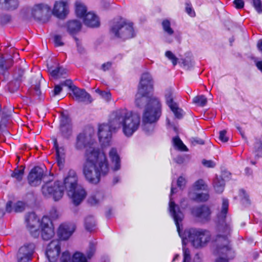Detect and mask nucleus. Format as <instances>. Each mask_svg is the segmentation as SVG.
I'll list each match as a JSON object with an SVG mask.
<instances>
[{
    "label": "nucleus",
    "mask_w": 262,
    "mask_h": 262,
    "mask_svg": "<svg viewBox=\"0 0 262 262\" xmlns=\"http://www.w3.org/2000/svg\"><path fill=\"white\" fill-rule=\"evenodd\" d=\"M140 125V116L126 108L114 111L110 116L108 124H101L99 127L98 136L103 146L109 144L113 132L121 129L123 135L130 137L138 129Z\"/></svg>",
    "instance_id": "nucleus-1"
},
{
    "label": "nucleus",
    "mask_w": 262,
    "mask_h": 262,
    "mask_svg": "<svg viewBox=\"0 0 262 262\" xmlns=\"http://www.w3.org/2000/svg\"><path fill=\"white\" fill-rule=\"evenodd\" d=\"M108 171V161L103 151L92 147L86 150L83 173L88 182L97 184L100 177L105 176Z\"/></svg>",
    "instance_id": "nucleus-2"
},
{
    "label": "nucleus",
    "mask_w": 262,
    "mask_h": 262,
    "mask_svg": "<svg viewBox=\"0 0 262 262\" xmlns=\"http://www.w3.org/2000/svg\"><path fill=\"white\" fill-rule=\"evenodd\" d=\"M169 209L183 244L186 243V240L188 238L194 247L200 248L204 247L210 241V232L201 229H191L186 230L184 235H182L180 232V223L183 219L184 215L171 198H170Z\"/></svg>",
    "instance_id": "nucleus-3"
},
{
    "label": "nucleus",
    "mask_w": 262,
    "mask_h": 262,
    "mask_svg": "<svg viewBox=\"0 0 262 262\" xmlns=\"http://www.w3.org/2000/svg\"><path fill=\"white\" fill-rule=\"evenodd\" d=\"M77 176L73 170H70L68 175L64 179V187L60 185L59 182H49L42 187V194L46 196H52L55 201L59 200L63 196L64 188L68 194L75 190L77 187L80 186L77 184Z\"/></svg>",
    "instance_id": "nucleus-4"
},
{
    "label": "nucleus",
    "mask_w": 262,
    "mask_h": 262,
    "mask_svg": "<svg viewBox=\"0 0 262 262\" xmlns=\"http://www.w3.org/2000/svg\"><path fill=\"white\" fill-rule=\"evenodd\" d=\"M230 231L229 225H221L219 227V234L215 238L213 250L214 254L219 257L215 262H228V259L232 258L234 256L228 239Z\"/></svg>",
    "instance_id": "nucleus-5"
},
{
    "label": "nucleus",
    "mask_w": 262,
    "mask_h": 262,
    "mask_svg": "<svg viewBox=\"0 0 262 262\" xmlns=\"http://www.w3.org/2000/svg\"><path fill=\"white\" fill-rule=\"evenodd\" d=\"M161 115V104L158 98H152L145 105L143 115V129L147 133L154 130L153 123L156 122Z\"/></svg>",
    "instance_id": "nucleus-6"
},
{
    "label": "nucleus",
    "mask_w": 262,
    "mask_h": 262,
    "mask_svg": "<svg viewBox=\"0 0 262 262\" xmlns=\"http://www.w3.org/2000/svg\"><path fill=\"white\" fill-rule=\"evenodd\" d=\"M152 83L151 76L149 73H145L142 75L138 91L136 95L135 103L138 107L145 106L149 103L150 99L157 98L149 96L152 90Z\"/></svg>",
    "instance_id": "nucleus-7"
},
{
    "label": "nucleus",
    "mask_w": 262,
    "mask_h": 262,
    "mask_svg": "<svg viewBox=\"0 0 262 262\" xmlns=\"http://www.w3.org/2000/svg\"><path fill=\"white\" fill-rule=\"evenodd\" d=\"M110 33L116 38L125 40L135 36L133 23L123 19L115 20L111 26Z\"/></svg>",
    "instance_id": "nucleus-8"
},
{
    "label": "nucleus",
    "mask_w": 262,
    "mask_h": 262,
    "mask_svg": "<svg viewBox=\"0 0 262 262\" xmlns=\"http://www.w3.org/2000/svg\"><path fill=\"white\" fill-rule=\"evenodd\" d=\"M50 11V6L45 3H37L29 8L30 15L35 19L45 20Z\"/></svg>",
    "instance_id": "nucleus-9"
},
{
    "label": "nucleus",
    "mask_w": 262,
    "mask_h": 262,
    "mask_svg": "<svg viewBox=\"0 0 262 262\" xmlns=\"http://www.w3.org/2000/svg\"><path fill=\"white\" fill-rule=\"evenodd\" d=\"M39 232L43 240L48 241L55 234L54 228L51 219L47 216H43L40 220Z\"/></svg>",
    "instance_id": "nucleus-10"
},
{
    "label": "nucleus",
    "mask_w": 262,
    "mask_h": 262,
    "mask_svg": "<svg viewBox=\"0 0 262 262\" xmlns=\"http://www.w3.org/2000/svg\"><path fill=\"white\" fill-rule=\"evenodd\" d=\"M25 222L31 235L35 238L38 237L40 235L39 228L40 221L37 215L34 212L28 213L26 216Z\"/></svg>",
    "instance_id": "nucleus-11"
},
{
    "label": "nucleus",
    "mask_w": 262,
    "mask_h": 262,
    "mask_svg": "<svg viewBox=\"0 0 262 262\" xmlns=\"http://www.w3.org/2000/svg\"><path fill=\"white\" fill-rule=\"evenodd\" d=\"M94 134L91 128L79 134L76 139L75 147L77 150H82L92 143V136Z\"/></svg>",
    "instance_id": "nucleus-12"
},
{
    "label": "nucleus",
    "mask_w": 262,
    "mask_h": 262,
    "mask_svg": "<svg viewBox=\"0 0 262 262\" xmlns=\"http://www.w3.org/2000/svg\"><path fill=\"white\" fill-rule=\"evenodd\" d=\"M35 245L33 243H27L21 247L17 254L18 262H30L34 253Z\"/></svg>",
    "instance_id": "nucleus-13"
},
{
    "label": "nucleus",
    "mask_w": 262,
    "mask_h": 262,
    "mask_svg": "<svg viewBox=\"0 0 262 262\" xmlns=\"http://www.w3.org/2000/svg\"><path fill=\"white\" fill-rule=\"evenodd\" d=\"M192 215L202 223H207L211 219V211L206 205L195 207L192 209Z\"/></svg>",
    "instance_id": "nucleus-14"
},
{
    "label": "nucleus",
    "mask_w": 262,
    "mask_h": 262,
    "mask_svg": "<svg viewBox=\"0 0 262 262\" xmlns=\"http://www.w3.org/2000/svg\"><path fill=\"white\" fill-rule=\"evenodd\" d=\"M60 253V244L58 240L51 241L47 246L46 254L50 262H56Z\"/></svg>",
    "instance_id": "nucleus-15"
},
{
    "label": "nucleus",
    "mask_w": 262,
    "mask_h": 262,
    "mask_svg": "<svg viewBox=\"0 0 262 262\" xmlns=\"http://www.w3.org/2000/svg\"><path fill=\"white\" fill-rule=\"evenodd\" d=\"M165 98L167 104L174 113L176 117L179 119L181 118L183 116V111L178 106L177 104L173 101L174 92L172 89L169 88L166 90Z\"/></svg>",
    "instance_id": "nucleus-16"
},
{
    "label": "nucleus",
    "mask_w": 262,
    "mask_h": 262,
    "mask_svg": "<svg viewBox=\"0 0 262 262\" xmlns=\"http://www.w3.org/2000/svg\"><path fill=\"white\" fill-rule=\"evenodd\" d=\"M69 2L70 0L56 1L52 10L53 15L59 18H64L69 13Z\"/></svg>",
    "instance_id": "nucleus-17"
},
{
    "label": "nucleus",
    "mask_w": 262,
    "mask_h": 262,
    "mask_svg": "<svg viewBox=\"0 0 262 262\" xmlns=\"http://www.w3.org/2000/svg\"><path fill=\"white\" fill-rule=\"evenodd\" d=\"M44 170L42 168L36 166L30 171L28 180L29 184L32 186H36L40 184L42 180L44 178Z\"/></svg>",
    "instance_id": "nucleus-18"
},
{
    "label": "nucleus",
    "mask_w": 262,
    "mask_h": 262,
    "mask_svg": "<svg viewBox=\"0 0 262 262\" xmlns=\"http://www.w3.org/2000/svg\"><path fill=\"white\" fill-rule=\"evenodd\" d=\"M75 230V226L71 223H63L58 228L57 234L62 240L68 239L73 233Z\"/></svg>",
    "instance_id": "nucleus-19"
},
{
    "label": "nucleus",
    "mask_w": 262,
    "mask_h": 262,
    "mask_svg": "<svg viewBox=\"0 0 262 262\" xmlns=\"http://www.w3.org/2000/svg\"><path fill=\"white\" fill-rule=\"evenodd\" d=\"M60 262H88V260L85 255L80 252H76L71 257L68 251H65L62 253Z\"/></svg>",
    "instance_id": "nucleus-20"
},
{
    "label": "nucleus",
    "mask_w": 262,
    "mask_h": 262,
    "mask_svg": "<svg viewBox=\"0 0 262 262\" xmlns=\"http://www.w3.org/2000/svg\"><path fill=\"white\" fill-rule=\"evenodd\" d=\"M60 132L62 136L65 138H69L72 133L70 120L67 116L63 114L61 115L60 120Z\"/></svg>",
    "instance_id": "nucleus-21"
},
{
    "label": "nucleus",
    "mask_w": 262,
    "mask_h": 262,
    "mask_svg": "<svg viewBox=\"0 0 262 262\" xmlns=\"http://www.w3.org/2000/svg\"><path fill=\"white\" fill-rule=\"evenodd\" d=\"M68 195L71 197L74 204L76 205H79L85 198L86 192L83 187L81 186L77 187L75 190L71 192H69Z\"/></svg>",
    "instance_id": "nucleus-22"
},
{
    "label": "nucleus",
    "mask_w": 262,
    "mask_h": 262,
    "mask_svg": "<svg viewBox=\"0 0 262 262\" xmlns=\"http://www.w3.org/2000/svg\"><path fill=\"white\" fill-rule=\"evenodd\" d=\"M74 99L79 102H91L90 95L83 89L73 86L72 90Z\"/></svg>",
    "instance_id": "nucleus-23"
},
{
    "label": "nucleus",
    "mask_w": 262,
    "mask_h": 262,
    "mask_svg": "<svg viewBox=\"0 0 262 262\" xmlns=\"http://www.w3.org/2000/svg\"><path fill=\"white\" fill-rule=\"evenodd\" d=\"M108 156L113 164L112 169L114 171L120 169L121 167L120 159L117 149L114 147L111 148L108 152Z\"/></svg>",
    "instance_id": "nucleus-24"
},
{
    "label": "nucleus",
    "mask_w": 262,
    "mask_h": 262,
    "mask_svg": "<svg viewBox=\"0 0 262 262\" xmlns=\"http://www.w3.org/2000/svg\"><path fill=\"white\" fill-rule=\"evenodd\" d=\"M83 18L84 24L88 27H97L100 25L98 17L93 12H89L87 13Z\"/></svg>",
    "instance_id": "nucleus-25"
},
{
    "label": "nucleus",
    "mask_w": 262,
    "mask_h": 262,
    "mask_svg": "<svg viewBox=\"0 0 262 262\" xmlns=\"http://www.w3.org/2000/svg\"><path fill=\"white\" fill-rule=\"evenodd\" d=\"M25 204L21 201H18L14 204L11 201H9L6 205V210L8 212H20L24 210Z\"/></svg>",
    "instance_id": "nucleus-26"
},
{
    "label": "nucleus",
    "mask_w": 262,
    "mask_h": 262,
    "mask_svg": "<svg viewBox=\"0 0 262 262\" xmlns=\"http://www.w3.org/2000/svg\"><path fill=\"white\" fill-rule=\"evenodd\" d=\"M66 27L68 32L71 35H74L80 31L81 28V23L77 20H72L67 22Z\"/></svg>",
    "instance_id": "nucleus-27"
},
{
    "label": "nucleus",
    "mask_w": 262,
    "mask_h": 262,
    "mask_svg": "<svg viewBox=\"0 0 262 262\" xmlns=\"http://www.w3.org/2000/svg\"><path fill=\"white\" fill-rule=\"evenodd\" d=\"M18 5V0H0V6L4 9L13 10L16 9Z\"/></svg>",
    "instance_id": "nucleus-28"
},
{
    "label": "nucleus",
    "mask_w": 262,
    "mask_h": 262,
    "mask_svg": "<svg viewBox=\"0 0 262 262\" xmlns=\"http://www.w3.org/2000/svg\"><path fill=\"white\" fill-rule=\"evenodd\" d=\"M189 196L196 202H205L209 199V195L206 193H196L194 191H190L189 193Z\"/></svg>",
    "instance_id": "nucleus-29"
},
{
    "label": "nucleus",
    "mask_w": 262,
    "mask_h": 262,
    "mask_svg": "<svg viewBox=\"0 0 262 262\" xmlns=\"http://www.w3.org/2000/svg\"><path fill=\"white\" fill-rule=\"evenodd\" d=\"M49 71L51 76L55 78H59L67 74V70L62 67H58L55 69L52 68H49Z\"/></svg>",
    "instance_id": "nucleus-30"
},
{
    "label": "nucleus",
    "mask_w": 262,
    "mask_h": 262,
    "mask_svg": "<svg viewBox=\"0 0 262 262\" xmlns=\"http://www.w3.org/2000/svg\"><path fill=\"white\" fill-rule=\"evenodd\" d=\"M87 9L84 4L80 2L75 3V12L77 16L80 18L84 17L86 14Z\"/></svg>",
    "instance_id": "nucleus-31"
},
{
    "label": "nucleus",
    "mask_w": 262,
    "mask_h": 262,
    "mask_svg": "<svg viewBox=\"0 0 262 262\" xmlns=\"http://www.w3.org/2000/svg\"><path fill=\"white\" fill-rule=\"evenodd\" d=\"M103 199V193L102 192L97 191L94 192L89 197L88 199L89 203L92 205H94L98 203Z\"/></svg>",
    "instance_id": "nucleus-32"
},
{
    "label": "nucleus",
    "mask_w": 262,
    "mask_h": 262,
    "mask_svg": "<svg viewBox=\"0 0 262 262\" xmlns=\"http://www.w3.org/2000/svg\"><path fill=\"white\" fill-rule=\"evenodd\" d=\"M229 202L228 200L223 199L220 212L218 214V217L221 220H224L228 212Z\"/></svg>",
    "instance_id": "nucleus-33"
},
{
    "label": "nucleus",
    "mask_w": 262,
    "mask_h": 262,
    "mask_svg": "<svg viewBox=\"0 0 262 262\" xmlns=\"http://www.w3.org/2000/svg\"><path fill=\"white\" fill-rule=\"evenodd\" d=\"M95 222L92 216H88L84 220L85 229L90 232L93 231L95 227Z\"/></svg>",
    "instance_id": "nucleus-34"
},
{
    "label": "nucleus",
    "mask_w": 262,
    "mask_h": 262,
    "mask_svg": "<svg viewBox=\"0 0 262 262\" xmlns=\"http://www.w3.org/2000/svg\"><path fill=\"white\" fill-rule=\"evenodd\" d=\"M224 181L222 179L216 177L213 181V186L215 191L218 193H221L224 189Z\"/></svg>",
    "instance_id": "nucleus-35"
},
{
    "label": "nucleus",
    "mask_w": 262,
    "mask_h": 262,
    "mask_svg": "<svg viewBox=\"0 0 262 262\" xmlns=\"http://www.w3.org/2000/svg\"><path fill=\"white\" fill-rule=\"evenodd\" d=\"M172 142L173 146L178 149L184 151H188L187 147L184 145L179 137L173 138L172 139Z\"/></svg>",
    "instance_id": "nucleus-36"
},
{
    "label": "nucleus",
    "mask_w": 262,
    "mask_h": 262,
    "mask_svg": "<svg viewBox=\"0 0 262 262\" xmlns=\"http://www.w3.org/2000/svg\"><path fill=\"white\" fill-rule=\"evenodd\" d=\"M192 188L191 191L194 192L197 190H205L207 189V186L203 180L200 179L194 183Z\"/></svg>",
    "instance_id": "nucleus-37"
},
{
    "label": "nucleus",
    "mask_w": 262,
    "mask_h": 262,
    "mask_svg": "<svg viewBox=\"0 0 262 262\" xmlns=\"http://www.w3.org/2000/svg\"><path fill=\"white\" fill-rule=\"evenodd\" d=\"M163 29L166 34L168 35H172L174 31L170 27V23L168 20H164L162 23Z\"/></svg>",
    "instance_id": "nucleus-38"
},
{
    "label": "nucleus",
    "mask_w": 262,
    "mask_h": 262,
    "mask_svg": "<svg viewBox=\"0 0 262 262\" xmlns=\"http://www.w3.org/2000/svg\"><path fill=\"white\" fill-rule=\"evenodd\" d=\"M24 173V168H16L11 174L12 177L15 178L18 181H20Z\"/></svg>",
    "instance_id": "nucleus-39"
},
{
    "label": "nucleus",
    "mask_w": 262,
    "mask_h": 262,
    "mask_svg": "<svg viewBox=\"0 0 262 262\" xmlns=\"http://www.w3.org/2000/svg\"><path fill=\"white\" fill-rule=\"evenodd\" d=\"M207 101V98L203 95L198 96L193 98V102L202 106H204Z\"/></svg>",
    "instance_id": "nucleus-40"
},
{
    "label": "nucleus",
    "mask_w": 262,
    "mask_h": 262,
    "mask_svg": "<svg viewBox=\"0 0 262 262\" xmlns=\"http://www.w3.org/2000/svg\"><path fill=\"white\" fill-rule=\"evenodd\" d=\"M96 245L94 243H90L89 249L86 254V257L88 259H90L95 253Z\"/></svg>",
    "instance_id": "nucleus-41"
},
{
    "label": "nucleus",
    "mask_w": 262,
    "mask_h": 262,
    "mask_svg": "<svg viewBox=\"0 0 262 262\" xmlns=\"http://www.w3.org/2000/svg\"><path fill=\"white\" fill-rule=\"evenodd\" d=\"M165 56L171 60L172 64L176 66L177 64L178 58L176 56L170 51H167L165 52Z\"/></svg>",
    "instance_id": "nucleus-42"
},
{
    "label": "nucleus",
    "mask_w": 262,
    "mask_h": 262,
    "mask_svg": "<svg viewBox=\"0 0 262 262\" xmlns=\"http://www.w3.org/2000/svg\"><path fill=\"white\" fill-rule=\"evenodd\" d=\"M54 147H55V148L56 149L57 159L58 163L59 165L60 163L61 164V163H62L61 158L60 157V150L61 149V148H59L58 143H57V141L56 139H54Z\"/></svg>",
    "instance_id": "nucleus-43"
},
{
    "label": "nucleus",
    "mask_w": 262,
    "mask_h": 262,
    "mask_svg": "<svg viewBox=\"0 0 262 262\" xmlns=\"http://www.w3.org/2000/svg\"><path fill=\"white\" fill-rule=\"evenodd\" d=\"M253 1V5L256 10V11L258 13H261L262 12V6L260 0H252Z\"/></svg>",
    "instance_id": "nucleus-44"
},
{
    "label": "nucleus",
    "mask_w": 262,
    "mask_h": 262,
    "mask_svg": "<svg viewBox=\"0 0 262 262\" xmlns=\"http://www.w3.org/2000/svg\"><path fill=\"white\" fill-rule=\"evenodd\" d=\"M9 67V66L7 65L6 63L4 64V60L2 59L0 60V75H5Z\"/></svg>",
    "instance_id": "nucleus-45"
},
{
    "label": "nucleus",
    "mask_w": 262,
    "mask_h": 262,
    "mask_svg": "<svg viewBox=\"0 0 262 262\" xmlns=\"http://www.w3.org/2000/svg\"><path fill=\"white\" fill-rule=\"evenodd\" d=\"M202 164L207 168H213L216 165V163L212 160H207L204 159L202 161Z\"/></svg>",
    "instance_id": "nucleus-46"
},
{
    "label": "nucleus",
    "mask_w": 262,
    "mask_h": 262,
    "mask_svg": "<svg viewBox=\"0 0 262 262\" xmlns=\"http://www.w3.org/2000/svg\"><path fill=\"white\" fill-rule=\"evenodd\" d=\"M183 262H190V251L188 249L183 248Z\"/></svg>",
    "instance_id": "nucleus-47"
},
{
    "label": "nucleus",
    "mask_w": 262,
    "mask_h": 262,
    "mask_svg": "<svg viewBox=\"0 0 262 262\" xmlns=\"http://www.w3.org/2000/svg\"><path fill=\"white\" fill-rule=\"evenodd\" d=\"M254 148L255 151L262 149V138L255 139Z\"/></svg>",
    "instance_id": "nucleus-48"
},
{
    "label": "nucleus",
    "mask_w": 262,
    "mask_h": 262,
    "mask_svg": "<svg viewBox=\"0 0 262 262\" xmlns=\"http://www.w3.org/2000/svg\"><path fill=\"white\" fill-rule=\"evenodd\" d=\"M54 41L55 46L56 47L62 46L63 45V42L61 40V37L60 35H55L54 37Z\"/></svg>",
    "instance_id": "nucleus-49"
},
{
    "label": "nucleus",
    "mask_w": 262,
    "mask_h": 262,
    "mask_svg": "<svg viewBox=\"0 0 262 262\" xmlns=\"http://www.w3.org/2000/svg\"><path fill=\"white\" fill-rule=\"evenodd\" d=\"M226 130H223L220 132L219 139L223 142H226L228 141L229 138L226 136Z\"/></svg>",
    "instance_id": "nucleus-50"
},
{
    "label": "nucleus",
    "mask_w": 262,
    "mask_h": 262,
    "mask_svg": "<svg viewBox=\"0 0 262 262\" xmlns=\"http://www.w3.org/2000/svg\"><path fill=\"white\" fill-rule=\"evenodd\" d=\"M62 90V88L61 85H59V84L55 85L54 89L53 91H52L53 96H55L56 95L59 94V93L61 92Z\"/></svg>",
    "instance_id": "nucleus-51"
},
{
    "label": "nucleus",
    "mask_w": 262,
    "mask_h": 262,
    "mask_svg": "<svg viewBox=\"0 0 262 262\" xmlns=\"http://www.w3.org/2000/svg\"><path fill=\"white\" fill-rule=\"evenodd\" d=\"M233 4L237 9L243 8L244 6V2L243 0H234Z\"/></svg>",
    "instance_id": "nucleus-52"
},
{
    "label": "nucleus",
    "mask_w": 262,
    "mask_h": 262,
    "mask_svg": "<svg viewBox=\"0 0 262 262\" xmlns=\"http://www.w3.org/2000/svg\"><path fill=\"white\" fill-rule=\"evenodd\" d=\"M186 12L191 16L193 17L195 16V12L192 9L190 5L187 4L186 6Z\"/></svg>",
    "instance_id": "nucleus-53"
},
{
    "label": "nucleus",
    "mask_w": 262,
    "mask_h": 262,
    "mask_svg": "<svg viewBox=\"0 0 262 262\" xmlns=\"http://www.w3.org/2000/svg\"><path fill=\"white\" fill-rule=\"evenodd\" d=\"M59 85H61V87L67 86L69 87L71 90H72V82L71 80H66L63 82H61Z\"/></svg>",
    "instance_id": "nucleus-54"
},
{
    "label": "nucleus",
    "mask_w": 262,
    "mask_h": 262,
    "mask_svg": "<svg viewBox=\"0 0 262 262\" xmlns=\"http://www.w3.org/2000/svg\"><path fill=\"white\" fill-rule=\"evenodd\" d=\"M186 182V181L184 177L181 176L178 179L177 185L178 187L182 188L185 186Z\"/></svg>",
    "instance_id": "nucleus-55"
},
{
    "label": "nucleus",
    "mask_w": 262,
    "mask_h": 262,
    "mask_svg": "<svg viewBox=\"0 0 262 262\" xmlns=\"http://www.w3.org/2000/svg\"><path fill=\"white\" fill-rule=\"evenodd\" d=\"M24 73V71L21 69H18L17 72H15L14 76L16 80H19Z\"/></svg>",
    "instance_id": "nucleus-56"
},
{
    "label": "nucleus",
    "mask_w": 262,
    "mask_h": 262,
    "mask_svg": "<svg viewBox=\"0 0 262 262\" xmlns=\"http://www.w3.org/2000/svg\"><path fill=\"white\" fill-rule=\"evenodd\" d=\"M240 195L242 197H243L245 201L248 203H250V200L249 199L248 194L246 192V191L244 190H241L240 191Z\"/></svg>",
    "instance_id": "nucleus-57"
},
{
    "label": "nucleus",
    "mask_w": 262,
    "mask_h": 262,
    "mask_svg": "<svg viewBox=\"0 0 262 262\" xmlns=\"http://www.w3.org/2000/svg\"><path fill=\"white\" fill-rule=\"evenodd\" d=\"M100 94L106 100H108L111 98V94L107 92H100Z\"/></svg>",
    "instance_id": "nucleus-58"
},
{
    "label": "nucleus",
    "mask_w": 262,
    "mask_h": 262,
    "mask_svg": "<svg viewBox=\"0 0 262 262\" xmlns=\"http://www.w3.org/2000/svg\"><path fill=\"white\" fill-rule=\"evenodd\" d=\"M111 65H112L111 63L109 62L104 63L101 66V69L103 71H106L108 70L111 68Z\"/></svg>",
    "instance_id": "nucleus-59"
},
{
    "label": "nucleus",
    "mask_w": 262,
    "mask_h": 262,
    "mask_svg": "<svg viewBox=\"0 0 262 262\" xmlns=\"http://www.w3.org/2000/svg\"><path fill=\"white\" fill-rule=\"evenodd\" d=\"M5 206L4 203L3 201H0V218L3 216L4 215L5 212L4 210V207Z\"/></svg>",
    "instance_id": "nucleus-60"
},
{
    "label": "nucleus",
    "mask_w": 262,
    "mask_h": 262,
    "mask_svg": "<svg viewBox=\"0 0 262 262\" xmlns=\"http://www.w3.org/2000/svg\"><path fill=\"white\" fill-rule=\"evenodd\" d=\"M50 214L51 217H52L53 219H55V218L57 217V216H58V214H57V211L55 209H52L50 211Z\"/></svg>",
    "instance_id": "nucleus-61"
},
{
    "label": "nucleus",
    "mask_w": 262,
    "mask_h": 262,
    "mask_svg": "<svg viewBox=\"0 0 262 262\" xmlns=\"http://www.w3.org/2000/svg\"><path fill=\"white\" fill-rule=\"evenodd\" d=\"M34 93H35V94L36 95L38 96H39L41 95V91L40 90L39 86H36L35 87V88H34Z\"/></svg>",
    "instance_id": "nucleus-62"
},
{
    "label": "nucleus",
    "mask_w": 262,
    "mask_h": 262,
    "mask_svg": "<svg viewBox=\"0 0 262 262\" xmlns=\"http://www.w3.org/2000/svg\"><path fill=\"white\" fill-rule=\"evenodd\" d=\"M192 143H195L199 144H203L204 141L201 139H193Z\"/></svg>",
    "instance_id": "nucleus-63"
},
{
    "label": "nucleus",
    "mask_w": 262,
    "mask_h": 262,
    "mask_svg": "<svg viewBox=\"0 0 262 262\" xmlns=\"http://www.w3.org/2000/svg\"><path fill=\"white\" fill-rule=\"evenodd\" d=\"M245 171H246V173L247 175H251L252 174V170L251 169H250L248 167H247L246 169H245Z\"/></svg>",
    "instance_id": "nucleus-64"
}]
</instances>
